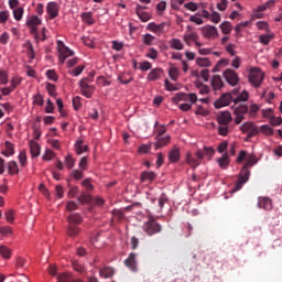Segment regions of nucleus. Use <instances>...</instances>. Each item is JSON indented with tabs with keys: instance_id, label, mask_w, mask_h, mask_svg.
Here are the masks:
<instances>
[{
	"instance_id": "1",
	"label": "nucleus",
	"mask_w": 282,
	"mask_h": 282,
	"mask_svg": "<svg viewBox=\"0 0 282 282\" xmlns=\"http://www.w3.org/2000/svg\"><path fill=\"white\" fill-rule=\"evenodd\" d=\"M197 160L193 158L191 152L186 153L185 162L192 166V169H197L199 166V162L206 158L207 160H213V155H215V149L209 147H204L202 150H197L195 153Z\"/></svg>"
},
{
	"instance_id": "2",
	"label": "nucleus",
	"mask_w": 282,
	"mask_h": 282,
	"mask_svg": "<svg viewBox=\"0 0 282 282\" xmlns=\"http://www.w3.org/2000/svg\"><path fill=\"white\" fill-rule=\"evenodd\" d=\"M254 164H257V158L254 155H249L245 166L239 173L238 181L235 183L232 193H237V191H241V188H243V184L250 180V170H248V167L254 166Z\"/></svg>"
},
{
	"instance_id": "3",
	"label": "nucleus",
	"mask_w": 282,
	"mask_h": 282,
	"mask_svg": "<svg viewBox=\"0 0 282 282\" xmlns=\"http://www.w3.org/2000/svg\"><path fill=\"white\" fill-rule=\"evenodd\" d=\"M142 228L148 237H153V235L162 232V225H160L152 216H150L148 221L143 224Z\"/></svg>"
},
{
	"instance_id": "4",
	"label": "nucleus",
	"mask_w": 282,
	"mask_h": 282,
	"mask_svg": "<svg viewBox=\"0 0 282 282\" xmlns=\"http://www.w3.org/2000/svg\"><path fill=\"white\" fill-rule=\"evenodd\" d=\"M263 78H265V73H263V70L260 68H252L249 73V82L256 88L261 87Z\"/></svg>"
},
{
	"instance_id": "5",
	"label": "nucleus",
	"mask_w": 282,
	"mask_h": 282,
	"mask_svg": "<svg viewBox=\"0 0 282 282\" xmlns=\"http://www.w3.org/2000/svg\"><path fill=\"white\" fill-rule=\"evenodd\" d=\"M57 52L61 65H64L69 56H74V51L69 50V47H67L61 40L57 41Z\"/></svg>"
},
{
	"instance_id": "6",
	"label": "nucleus",
	"mask_w": 282,
	"mask_h": 282,
	"mask_svg": "<svg viewBox=\"0 0 282 282\" xmlns=\"http://www.w3.org/2000/svg\"><path fill=\"white\" fill-rule=\"evenodd\" d=\"M223 76L226 83H228V85L231 87H237V85H239V75L234 69L227 68L224 70Z\"/></svg>"
},
{
	"instance_id": "7",
	"label": "nucleus",
	"mask_w": 282,
	"mask_h": 282,
	"mask_svg": "<svg viewBox=\"0 0 282 282\" xmlns=\"http://www.w3.org/2000/svg\"><path fill=\"white\" fill-rule=\"evenodd\" d=\"M235 102L232 95L230 93H225L214 102L216 109H221V107H228L230 102Z\"/></svg>"
},
{
	"instance_id": "8",
	"label": "nucleus",
	"mask_w": 282,
	"mask_h": 282,
	"mask_svg": "<svg viewBox=\"0 0 282 282\" xmlns=\"http://www.w3.org/2000/svg\"><path fill=\"white\" fill-rule=\"evenodd\" d=\"M202 32H203V36L205 39H217V36H219L217 26H214V25L204 26Z\"/></svg>"
},
{
	"instance_id": "9",
	"label": "nucleus",
	"mask_w": 282,
	"mask_h": 282,
	"mask_svg": "<svg viewBox=\"0 0 282 282\" xmlns=\"http://www.w3.org/2000/svg\"><path fill=\"white\" fill-rule=\"evenodd\" d=\"M218 124L228 126L232 121V116L228 111L220 112L217 116Z\"/></svg>"
},
{
	"instance_id": "10",
	"label": "nucleus",
	"mask_w": 282,
	"mask_h": 282,
	"mask_svg": "<svg viewBox=\"0 0 282 282\" xmlns=\"http://www.w3.org/2000/svg\"><path fill=\"white\" fill-rule=\"evenodd\" d=\"M210 85L214 91H220V89H224V80H221V76L214 75L210 79Z\"/></svg>"
},
{
	"instance_id": "11",
	"label": "nucleus",
	"mask_w": 282,
	"mask_h": 282,
	"mask_svg": "<svg viewBox=\"0 0 282 282\" xmlns=\"http://www.w3.org/2000/svg\"><path fill=\"white\" fill-rule=\"evenodd\" d=\"M258 208H262L263 210H272V199H270V197H259Z\"/></svg>"
},
{
	"instance_id": "12",
	"label": "nucleus",
	"mask_w": 282,
	"mask_h": 282,
	"mask_svg": "<svg viewBox=\"0 0 282 282\" xmlns=\"http://www.w3.org/2000/svg\"><path fill=\"white\" fill-rule=\"evenodd\" d=\"M46 11L50 15V19H56V17H58V3L48 2L46 6Z\"/></svg>"
},
{
	"instance_id": "13",
	"label": "nucleus",
	"mask_w": 282,
	"mask_h": 282,
	"mask_svg": "<svg viewBox=\"0 0 282 282\" xmlns=\"http://www.w3.org/2000/svg\"><path fill=\"white\" fill-rule=\"evenodd\" d=\"M144 8H147V7H142V6L138 4L137 8H135V12H137L139 19L143 23H147V21H151V14H149L148 12L142 11V10H144Z\"/></svg>"
},
{
	"instance_id": "14",
	"label": "nucleus",
	"mask_w": 282,
	"mask_h": 282,
	"mask_svg": "<svg viewBox=\"0 0 282 282\" xmlns=\"http://www.w3.org/2000/svg\"><path fill=\"white\" fill-rule=\"evenodd\" d=\"M176 100H186V98H188L189 102H192V105H195V102H197V94L195 93H191L188 95L184 94V93H180L176 94L175 96Z\"/></svg>"
},
{
	"instance_id": "15",
	"label": "nucleus",
	"mask_w": 282,
	"mask_h": 282,
	"mask_svg": "<svg viewBox=\"0 0 282 282\" xmlns=\"http://www.w3.org/2000/svg\"><path fill=\"white\" fill-rule=\"evenodd\" d=\"M135 253H130L128 259L124 260V264L127 268L132 270V272H135L138 270V262H135Z\"/></svg>"
},
{
	"instance_id": "16",
	"label": "nucleus",
	"mask_w": 282,
	"mask_h": 282,
	"mask_svg": "<svg viewBox=\"0 0 282 282\" xmlns=\"http://www.w3.org/2000/svg\"><path fill=\"white\" fill-rule=\"evenodd\" d=\"M155 149H162L171 142V135L155 137Z\"/></svg>"
},
{
	"instance_id": "17",
	"label": "nucleus",
	"mask_w": 282,
	"mask_h": 282,
	"mask_svg": "<svg viewBox=\"0 0 282 282\" xmlns=\"http://www.w3.org/2000/svg\"><path fill=\"white\" fill-rule=\"evenodd\" d=\"M148 30L160 36V34H164V23L156 24L155 22H151L148 24Z\"/></svg>"
},
{
	"instance_id": "18",
	"label": "nucleus",
	"mask_w": 282,
	"mask_h": 282,
	"mask_svg": "<svg viewBox=\"0 0 282 282\" xmlns=\"http://www.w3.org/2000/svg\"><path fill=\"white\" fill-rule=\"evenodd\" d=\"M180 148L174 147L172 150H170L169 152V160L172 164H175L177 162H180Z\"/></svg>"
},
{
	"instance_id": "19",
	"label": "nucleus",
	"mask_w": 282,
	"mask_h": 282,
	"mask_svg": "<svg viewBox=\"0 0 282 282\" xmlns=\"http://www.w3.org/2000/svg\"><path fill=\"white\" fill-rule=\"evenodd\" d=\"M68 226H78V224L83 223V217H80V214H70L67 217Z\"/></svg>"
},
{
	"instance_id": "20",
	"label": "nucleus",
	"mask_w": 282,
	"mask_h": 282,
	"mask_svg": "<svg viewBox=\"0 0 282 282\" xmlns=\"http://www.w3.org/2000/svg\"><path fill=\"white\" fill-rule=\"evenodd\" d=\"M115 272L116 271L111 267H104L99 270V274H100L101 279H111V276H113Z\"/></svg>"
},
{
	"instance_id": "21",
	"label": "nucleus",
	"mask_w": 282,
	"mask_h": 282,
	"mask_svg": "<svg viewBox=\"0 0 282 282\" xmlns=\"http://www.w3.org/2000/svg\"><path fill=\"white\" fill-rule=\"evenodd\" d=\"M30 151L32 158H39L41 155V145L36 141H30Z\"/></svg>"
},
{
	"instance_id": "22",
	"label": "nucleus",
	"mask_w": 282,
	"mask_h": 282,
	"mask_svg": "<svg viewBox=\"0 0 282 282\" xmlns=\"http://www.w3.org/2000/svg\"><path fill=\"white\" fill-rule=\"evenodd\" d=\"M220 169H228L230 164V159L228 158V152H225L220 159L217 160Z\"/></svg>"
},
{
	"instance_id": "23",
	"label": "nucleus",
	"mask_w": 282,
	"mask_h": 282,
	"mask_svg": "<svg viewBox=\"0 0 282 282\" xmlns=\"http://www.w3.org/2000/svg\"><path fill=\"white\" fill-rule=\"evenodd\" d=\"M155 177H158L155 172H142L140 180L141 182H153Z\"/></svg>"
},
{
	"instance_id": "24",
	"label": "nucleus",
	"mask_w": 282,
	"mask_h": 282,
	"mask_svg": "<svg viewBox=\"0 0 282 282\" xmlns=\"http://www.w3.org/2000/svg\"><path fill=\"white\" fill-rule=\"evenodd\" d=\"M82 20L84 23H87V25H94L96 21H94V13L93 12H84L82 13Z\"/></svg>"
},
{
	"instance_id": "25",
	"label": "nucleus",
	"mask_w": 282,
	"mask_h": 282,
	"mask_svg": "<svg viewBox=\"0 0 282 282\" xmlns=\"http://www.w3.org/2000/svg\"><path fill=\"white\" fill-rule=\"evenodd\" d=\"M0 257H2V259H12V250H10V248H8L7 246H0Z\"/></svg>"
},
{
	"instance_id": "26",
	"label": "nucleus",
	"mask_w": 282,
	"mask_h": 282,
	"mask_svg": "<svg viewBox=\"0 0 282 282\" xmlns=\"http://www.w3.org/2000/svg\"><path fill=\"white\" fill-rule=\"evenodd\" d=\"M80 234V228L77 225H68L67 235L68 237H78Z\"/></svg>"
},
{
	"instance_id": "27",
	"label": "nucleus",
	"mask_w": 282,
	"mask_h": 282,
	"mask_svg": "<svg viewBox=\"0 0 282 282\" xmlns=\"http://www.w3.org/2000/svg\"><path fill=\"white\" fill-rule=\"evenodd\" d=\"M9 175H19V165L14 161L8 163Z\"/></svg>"
},
{
	"instance_id": "28",
	"label": "nucleus",
	"mask_w": 282,
	"mask_h": 282,
	"mask_svg": "<svg viewBox=\"0 0 282 282\" xmlns=\"http://www.w3.org/2000/svg\"><path fill=\"white\" fill-rule=\"evenodd\" d=\"M162 68H154L148 74V80H159Z\"/></svg>"
},
{
	"instance_id": "29",
	"label": "nucleus",
	"mask_w": 282,
	"mask_h": 282,
	"mask_svg": "<svg viewBox=\"0 0 282 282\" xmlns=\"http://www.w3.org/2000/svg\"><path fill=\"white\" fill-rule=\"evenodd\" d=\"M4 147H6V151L2 152V154H4L6 158H10V155L14 154V144H12V142L6 141Z\"/></svg>"
},
{
	"instance_id": "30",
	"label": "nucleus",
	"mask_w": 282,
	"mask_h": 282,
	"mask_svg": "<svg viewBox=\"0 0 282 282\" xmlns=\"http://www.w3.org/2000/svg\"><path fill=\"white\" fill-rule=\"evenodd\" d=\"M170 47H172V50L182 51V50H184V44L182 43V41L180 39H172L170 41Z\"/></svg>"
},
{
	"instance_id": "31",
	"label": "nucleus",
	"mask_w": 282,
	"mask_h": 282,
	"mask_svg": "<svg viewBox=\"0 0 282 282\" xmlns=\"http://www.w3.org/2000/svg\"><path fill=\"white\" fill-rule=\"evenodd\" d=\"M197 39H199V35H197V33H195V32H192V33H188V34H185L184 36H183V41H185V43L187 44V45H191V41H197Z\"/></svg>"
},
{
	"instance_id": "32",
	"label": "nucleus",
	"mask_w": 282,
	"mask_h": 282,
	"mask_svg": "<svg viewBox=\"0 0 282 282\" xmlns=\"http://www.w3.org/2000/svg\"><path fill=\"white\" fill-rule=\"evenodd\" d=\"M220 30L223 34H230V32H232V24L228 21H225L220 24Z\"/></svg>"
},
{
	"instance_id": "33",
	"label": "nucleus",
	"mask_w": 282,
	"mask_h": 282,
	"mask_svg": "<svg viewBox=\"0 0 282 282\" xmlns=\"http://www.w3.org/2000/svg\"><path fill=\"white\" fill-rule=\"evenodd\" d=\"M169 76L171 80L177 82V79L180 78V69H177V67H171L169 69Z\"/></svg>"
},
{
	"instance_id": "34",
	"label": "nucleus",
	"mask_w": 282,
	"mask_h": 282,
	"mask_svg": "<svg viewBox=\"0 0 282 282\" xmlns=\"http://www.w3.org/2000/svg\"><path fill=\"white\" fill-rule=\"evenodd\" d=\"M75 149H76L77 155H82V153H86L87 145L83 144V141H77L75 143Z\"/></svg>"
},
{
	"instance_id": "35",
	"label": "nucleus",
	"mask_w": 282,
	"mask_h": 282,
	"mask_svg": "<svg viewBox=\"0 0 282 282\" xmlns=\"http://www.w3.org/2000/svg\"><path fill=\"white\" fill-rule=\"evenodd\" d=\"M96 88L90 85V86H86L85 88H80V91L83 94V96H85L86 98H91V94H94V90Z\"/></svg>"
},
{
	"instance_id": "36",
	"label": "nucleus",
	"mask_w": 282,
	"mask_h": 282,
	"mask_svg": "<svg viewBox=\"0 0 282 282\" xmlns=\"http://www.w3.org/2000/svg\"><path fill=\"white\" fill-rule=\"evenodd\" d=\"M249 98L248 90H243L237 98L234 99L235 105L237 102H246Z\"/></svg>"
},
{
	"instance_id": "37",
	"label": "nucleus",
	"mask_w": 282,
	"mask_h": 282,
	"mask_svg": "<svg viewBox=\"0 0 282 282\" xmlns=\"http://www.w3.org/2000/svg\"><path fill=\"white\" fill-rule=\"evenodd\" d=\"M196 65H198L199 67H210V59H208L207 57H198L196 59Z\"/></svg>"
},
{
	"instance_id": "38",
	"label": "nucleus",
	"mask_w": 282,
	"mask_h": 282,
	"mask_svg": "<svg viewBox=\"0 0 282 282\" xmlns=\"http://www.w3.org/2000/svg\"><path fill=\"white\" fill-rule=\"evenodd\" d=\"M65 164L67 169L72 170L76 165V159L72 156V154L66 155L65 158Z\"/></svg>"
},
{
	"instance_id": "39",
	"label": "nucleus",
	"mask_w": 282,
	"mask_h": 282,
	"mask_svg": "<svg viewBox=\"0 0 282 282\" xmlns=\"http://www.w3.org/2000/svg\"><path fill=\"white\" fill-rule=\"evenodd\" d=\"M26 24H28L29 26L41 25V20H40L39 17L33 15V17H31V18L26 21Z\"/></svg>"
},
{
	"instance_id": "40",
	"label": "nucleus",
	"mask_w": 282,
	"mask_h": 282,
	"mask_svg": "<svg viewBox=\"0 0 282 282\" xmlns=\"http://www.w3.org/2000/svg\"><path fill=\"white\" fill-rule=\"evenodd\" d=\"M85 72V65H79L69 72L70 76H80Z\"/></svg>"
},
{
	"instance_id": "41",
	"label": "nucleus",
	"mask_w": 282,
	"mask_h": 282,
	"mask_svg": "<svg viewBox=\"0 0 282 282\" xmlns=\"http://www.w3.org/2000/svg\"><path fill=\"white\" fill-rule=\"evenodd\" d=\"M91 195L90 194H82L78 197V202H80V204H91Z\"/></svg>"
},
{
	"instance_id": "42",
	"label": "nucleus",
	"mask_w": 282,
	"mask_h": 282,
	"mask_svg": "<svg viewBox=\"0 0 282 282\" xmlns=\"http://www.w3.org/2000/svg\"><path fill=\"white\" fill-rule=\"evenodd\" d=\"M13 17L15 21H21V19H23V7H19L14 9Z\"/></svg>"
},
{
	"instance_id": "43",
	"label": "nucleus",
	"mask_w": 282,
	"mask_h": 282,
	"mask_svg": "<svg viewBox=\"0 0 282 282\" xmlns=\"http://www.w3.org/2000/svg\"><path fill=\"white\" fill-rule=\"evenodd\" d=\"M260 131H261V133H264V135H273L274 134V130L272 128H270V126H268V124L261 126Z\"/></svg>"
},
{
	"instance_id": "44",
	"label": "nucleus",
	"mask_w": 282,
	"mask_h": 282,
	"mask_svg": "<svg viewBox=\"0 0 282 282\" xmlns=\"http://www.w3.org/2000/svg\"><path fill=\"white\" fill-rule=\"evenodd\" d=\"M43 95L37 94L33 97V105H37L39 107H43L44 105Z\"/></svg>"
},
{
	"instance_id": "45",
	"label": "nucleus",
	"mask_w": 282,
	"mask_h": 282,
	"mask_svg": "<svg viewBox=\"0 0 282 282\" xmlns=\"http://www.w3.org/2000/svg\"><path fill=\"white\" fill-rule=\"evenodd\" d=\"M254 126L253 122H245L240 126V131L242 133H249L250 129Z\"/></svg>"
},
{
	"instance_id": "46",
	"label": "nucleus",
	"mask_w": 282,
	"mask_h": 282,
	"mask_svg": "<svg viewBox=\"0 0 282 282\" xmlns=\"http://www.w3.org/2000/svg\"><path fill=\"white\" fill-rule=\"evenodd\" d=\"M46 76H47L48 80H53L54 83H56V80H58V75L56 74V70H54V69H48L46 72Z\"/></svg>"
},
{
	"instance_id": "47",
	"label": "nucleus",
	"mask_w": 282,
	"mask_h": 282,
	"mask_svg": "<svg viewBox=\"0 0 282 282\" xmlns=\"http://www.w3.org/2000/svg\"><path fill=\"white\" fill-rule=\"evenodd\" d=\"M246 113H248V106L246 105H242L235 109V115L246 116Z\"/></svg>"
},
{
	"instance_id": "48",
	"label": "nucleus",
	"mask_w": 282,
	"mask_h": 282,
	"mask_svg": "<svg viewBox=\"0 0 282 282\" xmlns=\"http://www.w3.org/2000/svg\"><path fill=\"white\" fill-rule=\"evenodd\" d=\"M72 275L68 273H62L57 276L58 282H72Z\"/></svg>"
},
{
	"instance_id": "49",
	"label": "nucleus",
	"mask_w": 282,
	"mask_h": 282,
	"mask_svg": "<svg viewBox=\"0 0 282 282\" xmlns=\"http://www.w3.org/2000/svg\"><path fill=\"white\" fill-rule=\"evenodd\" d=\"M254 135H259V128L257 126H251V129L249 130V133H247V138H254Z\"/></svg>"
},
{
	"instance_id": "50",
	"label": "nucleus",
	"mask_w": 282,
	"mask_h": 282,
	"mask_svg": "<svg viewBox=\"0 0 282 282\" xmlns=\"http://www.w3.org/2000/svg\"><path fill=\"white\" fill-rule=\"evenodd\" d=\"M18 158L21 166H25V164H28V155L25 154V151H21Z\"/></svg>"
},
{
	"instance_id": "51",
	"label": "nucleus",
	"mask_w": 282,
	"mask_h": 282,
	"mask_svg": "<svg viewBox=\"0 0 282 282\" xmlns=\"http://www.w3.org/2000/svg\"><path fill=\"white\" fill-rule=\"evenodd\" d=\"M153 41H155V36L151 35L149 33L143 36L144 45H152Z\"/></svg>"
},
{
	"instance_id": "52",
	"label": "nucleus",
	"mask_w": 282,
	"mask_h": 282,
	"mask_svg": "<svg viewBox=\"0 0 282 282\" xmlns=\"http://www.w3.org/2000/svg\"><path fill=\"white\" fill-rule=\"evenodd\" d=\"M184 8L186 10H189V12H197V10H198L197 3H195V2L185 3Z\"/></svg>"
},
{
	"instance_id": "53",
	"label": "nucleus",
	"mask_w": 282,
	"mask_h": 282,
	"mask_svg": "<svg viewBox=\"0 0 282 282\" xmlns=\"http://www.w3.org/2000/svg\"><path fill=\"white\" fill-rule=\"evenodd\" d=\"M78 209V204H76V202L74 200H69L66 204V210H68L69 213H72V210H77Z\"/></svg>"
},
{
	"instance_id": "54",
	"label": "nucleus",
	"mask_w": 282,
	"mask_h": 282,
	"mask_svg": "<svg viewBox=\"0 0 282 282\" xmlns=\"http://www.w3.org/2000/svg\"><path fill=\"white\" fill-rule=\"evenodd\" d=\"M271 39L272 37L270 35H265V34H262L259 36V41L260 43H262V45H270Z\"/></svg>"
},
{
	"instance_id": "55",
	"label": "nucleus",
	"mask_w": 282,
	"mask_h": 282,
	"mask_svg": "<svg viewBox=\"0 0 282 282\" xmlns=\"http://www.w3.org/2000/svg\"><path fill=\"white\" fill-rule=\"evenodd\" d=\"M70 175L74 177V180H83V170H73Z\"/></svg>"
},
{
	"instance_id": "56",
	"label": "nucleus",
	"mask_w": 282,
	"mask_h": 282,
	"mask_svg": "<svg viewBox=\"0 0 282 282\" xmlns=\"http://www.w3.org/2000/svg\"><path fill=\"white\" fill-rule=\"evenodd\" d=\"M270 124H272L273 127H281V124H282L281 117H271Z\"/></svg>"
},
{
	"instance_id": "57",
	"label": "nucleus",
	"mask_w": 282,
	"mask_h": 282,
	"mask_svg": "<svg viewBox=\"0 0 282 282\" xmlns=\"http://www.w3.org/2000/svg\"><path fill=\"white\" fill-rule=\"evenodd\" d=\"M55 155H56V153H54V151L46 150L43 155V160H45L46 162H50V160H52Z\"/></svg>"
},
{
	"instance_id": "58",
	"label": "nucleus",
	"mask_w": 282,
	"mask_h": 282,
	"mask_svg": "<svg viewBox=\"0 0 282 282\" xmlns=\"http://www.w3.org/2000/svg\"><path fill=\"white\" fill-rule=\"evenodd\" d=\"M0 83L1 85H8V72L0 70Z\"/></svg>"
},
{
	"instance_id": "59",
	"label": "nucleus",
	"mask_w": 282,
	"mask_h": 282,
	"mask_svg": "<svg viewBox=\"0 0 282 282\" xmlns=\"http://www.w3.org/2000/svg\"><path fill=\"white\" fill-rule=\"evenodd\" d=\"M83 105L80 104V97L76 96L73 98V107L75 111H78Z\"/></svg>"
},
{
	"instance_id": "60",
	"label": "nucleus",
	"mask_w": 282,
	"mask_h": 282,
	"mask_svg": "<svg viewBox=\"0 0 282 282\" xmlns=\"http://www.w3.org/2000/svg\"><path fill=\"white\" fill-rule=\"evenodd\" d=\"M46 90L48 91L50 96L55 97L56 96V86L53 84L46 85Z\"/></svg>"
},
{
	"instance_id": "61",
	"label": "nucleus",
	"mask_w": 282,
	"mask_h": 282,
	"mask_svg": "<svg viewBox=\"0 0 282 282\" xmlns=\"http://www.w3.org/2000/svg\"><path fill=\"white\" fill-rule=\"evenodd\" d=\"M226 8H228V0H220V2L217 3V9L220 10V12L226 11Z\"/></svg>"
},
{
	"instance_id": "62",
	"label": "nucleus",
	"mask_w": 282,
	"mask_h": 282,
	"mask_svg": "<svg viewBox=\"0 0 282 282\" xmlns=\"http://www.w3.org/2000/svg\"><path fill=\"white\" fill-rule=\"evenodd\" d=\"M46 113H54V104L51 99H47L46 107H45Z\"/></svg>"
},
{
	"instance_id": "63",
	"label": "nucleus",
	"mask_w": 282,
	"mask_h": 282,
	"mask_svg": "<svg viewBox=\"0 0 282 282\" xmlns=\"http://www.w3.org/2000/svg\"><path fill=\"white\" fill-rule=\"evenodd\" d=\"M147 57L155 61V58H158V50L150 48L149 53H147Z\"/></svg>"
},
{
	"instance_id": "64",
	"label": "nucleus",
	"mask_w": 282,
	"mask_h": 282,
	"mask_svg": "<svg viewBox=\"0 0 282 282\" xmlns=\"http://www.w3.org/2000/svg\"><path fill=\"white\" fill-rule=\"evenodd\" d=\"M218 133L219 135H228V126H219L218 127Z\"/></svg>"
}]
</instances>
